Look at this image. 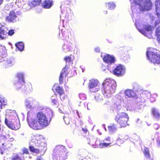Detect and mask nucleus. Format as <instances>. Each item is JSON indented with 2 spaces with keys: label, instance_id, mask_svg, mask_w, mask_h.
<instances>
[{
  "label": "nucleus",
  "instance_id": "obj_8",
  "mask_svg": "<svg viewBox=\"0 0 160 160\" xmlns=\"http://www.w3.org/2000/svg\"><path fill=\"white\" fill-rule=\"evenodd\" d=\"M101 56L103 61L108 64L107 68H106L105 67H103L102 69L103 71H106V72H108L109 69H111L110 65H114L115 58L113 56L107 54H102Z\"/></svg>",
  "mask_w": 160,
  "mask_h": 160
},
{
  "label": "nucleus",
  "instance_id": "obj_28",
  "mask_svg": "<svg viewBox=\"0 0 160 160\" xmlns=\"http://www.w3.org/2000/svg\"><path fill=\"white\" fill-rule=\"evenodd\" d=\"M105 5L108 8V9L111 10H113L116 6L115 3L113 2L106 3Z\"/></svg>",
  "mask_w": 160,
  "mask_h": 160
},
{
  "label": "nucleus",
  "instance_id": "obj_31",
  "mask_svg": "<svg viewBox=\"0 0 160 160\" xmlns=\"http://www.w3.org/2000/svg\"><path fill=\"white\" fill-rule=\"evenodd\" d=\"M108 128L109 132L111 133H113L117 130L116 127L114 124H112L111 126H109Z\"/></svg>",
  "mask_w": 160,
  "mask_h": 160
},
{
  "label": "nucleus",
  "instance_id": "obj_9",
  "mask_svg": "<svg viewBox=\"0 0 160 160\" xmlns=\"http://www.w3.org/2000/svg\"><path fill=\"white\" fill-rule=\"evenodd\" d=\"M129 119V117L127 113L122 112L118 113L115 119L121 127H125L127 125Z\"/></svg>",
  "mask_w": 160,
  "mask_h": 160
},
{
  "label": "nucleus",
  "instance_id": "obj_61",
  "mask_svg": "<svg viewBox=\"0 0 160 160\" xmlns=\"http://www.w3.org/2000/svg\"><path fill=\"white\" fill-rule=\"evenodd\" d=\"M150 18L153 21L154 20V17L151 15H150Z\"/></svg>",
  "mask_w": 160,
  "mask_h": 160
},
{
  "label": "nucleus",
  "instance_id": "obj_59",
  "mask_svg": "<svg viewBox=\"0 0 160 160\" xmlns=\"http://www.w3.org/2000/svg\"><path fill=\"white\" fill-rule=\"evenodd\" d=\"M88 143L90 145H94L95 143V141L94 142H92L91 141H90L89 142H88Z\"/></svg>",
  "mask_w": 160,
  "mask_h": 160
},
{
  "label": "nucleus",
  "instance_id": "obj_46",
  "mask_svg": "<svg viewBox=\"0 0 160 160\" xmlns=\"http://www.w3.org/2000/svg\"><path fill=\"white\" fill-rule=\"evenodd\" d=\"M79 97L80 99L82 100H85L86 98V95L84 93H80L79 95Z\"/></svg>",
  "mask_w": 160,
  "mask_h": 160
},
{
  "label": "nucleus",
  "instance_id": "obj_54",
  "mask_svg": "<svg viewBox=\"0 0 160 160\" xmlns=\"http://www.w3.org/2000/svg\"><path fill=\"white\" fill-rule=\"evenodd\" d=\"M60 98L62 100H63L64 99L65 95L64 94V93L62 94H59Z\"/></svg>",
  "mask_w": 160,
  "mask_h": 160
},
{
  "label": "nucleus",
  "instance_id": "obj_23",
  "mask_svg": "<svg viewBox=\"0 0 160 160\" xmlns=\"http://www.w3.org/2000/svg\"><path fill=\"white\" fill-rule=\"evenodd\" d=\"M156 14L159 18L160 22V0H156Z\"/></svg>",
  "mask_w": 160,
  "mask_h": 160
},
{
  "label": "nucleus",
  "instance_id": "obj_57",
  "mask_svg": "<svg viewBox=\"0 0 160 160\" xmlns=\"http://www.w3.org/2000/svg\"><path fill=\"white\" fill-rule=\"evenodd\" d=\"M80 160H91V159L90 158H89L88 157H87L84 158L83 159H80Z\"/></svg>",
  "mask_w": 160,
  "mask_h": 160
},
{
  "label": "nucleus",
  "instance_id": "obj_3",
  "mask_svg": "<svg viewBox=\"0 0 160 160\" xmlns=\"http://www.w3.org/2000/svg\"><path fill=\"white\" fill-rule=\"evenodd\" d=\"M31 142L36 146L38 147V149L35 148L33 146H30L29 148L30 151L35 155L41 152V155L42 154L43 155L46 151L47 145L42 142V141L43 140L42 136L38 135H32L31 137Z\"/></svg>",
  "mask_w": 160,
  "mask_h": 160
},
{
  "label": "nucleus",
  "instance_id": "obj_1",
  "mask_svg": "<svg viewBox=\"0 0 160 160\" xmlns=\"http://www.w3.org/2000/svg\"><path fill=\"white\" fill-rule=\"evenodd\" d=\"M52 116V111L49 108H47L38 113L37 117L31 118L30 112H28L27 120L29 126L33 129L39 130L48 126Z\"/></svg>",
  "mask_w": 160,
  "mask_h": 160
},
{
  "label": "nucleus",
  "instance_id": "obj_11",
  "mask_svg": "<svg viewBox=\"0 0 160 160\" xmlns=\"http://www.w3.org/2000/svg\"><path fill=\"white\" fill-rule=\"evenodd\" d=\"M38 102L34 98H29L25 99L24 101V105L27 109H31L34 108L35 107L38 106Z\"/></svg>",
  "mask_w": 160,
  "mask_h": 160
},
{
  "label": "nucleus",
  "instance_id": "obj_24",
  "mask_svg": "<svg viewBox=\"0 0 160 160\" xmlns=\"http://www.w3.org/2000/svg\"><path fill=\"white\" fill-rule=\"evenodd\" d=\"M67 69V68L66 66L65 68H63L61 72L60 75L59 77V81L60 84H62L63 83V78L64 76H66L67 75V73L66 71Z\"/></svg>",
  "mask_w": 160,
  "mask_h": 160
},
{
  "label": "nucleus",
  "instance_id": "obj_14",
  "mask_svg": "<svg viewBox=\"0 0 160 160\" xmlns=\"http://www.w3.org/2000/svg\"><path fill=\"white\" fill-rule=\"evenodd\" d=\"M125 66L121 64H119L113 70V73L117 76H122L125 74Z\"/></svg>",
  "mask_w": 160,
  "mask_h": 160
},
{
  "label": "nucleus",
  "instance_id": "obj_10",
  "mask_svg": "<svg viewBox=\"0 0 160 160\" xmlns=\"http://www.w3.org/2000/svg\"><path fill=\"white\" fill-rule=\"evenodd\" d=\"M146 55L148 59L151 62L154 64H160V56L157 52L149 49L147 50Z\"/></svg>",
  "mask_w": 160,
  "mask_h": 160
},
{
  "label": "nucleus",
  "instance_id": "obj_21",
  "mask_svg": "<svg viewBox=\"0 0 160 160\" xmlns=\"http://www.w3.org/2000/svg\"><path fill=\"white\" fill-rule=\"evenodd\" d=\"M62 37L60 36V33H59V35L60 38L63 39L65 40L67 39V38L70 39H72V38L71 36H69L68 35V32L67 30H62Z\"/></svg>",
  "mask_w": 160,
  "mask_h": 160
},
{
  "label": "nucleus",
  "instance_id": "obj_18",
  "mask_svg": "<svg viewBox=\"0 0 160 160\" xmlns=\"http://www.w3.org/2000/svg\"><path fill=\"white\" fill-rule=\"evenodd\" d=\"M43 8L46 9L50 8L53 5L52 0H45L42 4Z\"/></svg>",
  "mask_w": 160,
  "mask_h": 160
},
{
  "label": "nucleus",
  "instance_id": "obj_50",
  "mask_svg": "<svg viewBox=\"0 0 160 160\" xmlns=\"http://www.w3.org/2000/svg\"><path fill=\"white\" fill-rule=\"evenodd\" d=\"M123 142V140L119 138H118V139L117 140V144H121Z\"/></svg>",
  "mask_w": 160,
  "mask_h": 160
},
{
  "label": "nucleus",
  "instance_id": "obj_51",
  "mask_svg": "<svg viewBox=\"0 0 160 160\" xmlns=\"http://www.w3.org/2000/svg\"><path fill=\"white\" fill-rule=\"evenodd\" d=\"M7 138H8L11 142L13 141L14 140L13 137H12L11 135L10 134H8L7 136Z\"/></svg>",
  "mask_w": 160,
  "mask_h": 160
},
{
  "label": "nucleus",
  "instance_id": "obj_4",
  "mask_svg": "<svg viewBox=\"0 0 160 160\" xmlns=\"http://www.w3.org/2000/svg\"><path fill=\"white\" fill-rule=\"evenodd\" d=\"M5 124L10 128L17 130L20 127L19 118L14 110H10L5 115Z\"/></svg>",
  "mask_w": 160,
  "mask_h": 160
},
{
  "label": "nucleus",
  "instance_id": "obj_41",
  "mask_svg": "<svg viewBox=\"0 0 160 160\" xmlns=\"http://www.w3.org/2000/svg\"><path fill=\"white\" fill-rule=\"evenodd\" d=\"M12 160H24V159H22L21 158L16 154H14L12 157Z\"/></svg>",
  "mask_w": 160,
  "mask_h": 160
},
{
  "label": "nucleus",
  "instance_id": "obj_42",
  "mask_svg": "<svg viewBox=\"0 0 160 160\" xmlns=\"http://www.w3.org/2000/svg\"><path fill=\"white\" fill-rule=\"evenodd\" d=\"M24 3L22 0H17L15 2V4L18 8L21 7Z\"/></svg>",
  "mask_w": 160,
  "mask_h": 160
},
{
  "label": "nucleus",
  "instance_id": "obj_55",
  "mask_svg": "<svg viewBox=\"0 0 160 160\" xmlns=\"http://www.w3.org/2000/svg\"><path fill=\"white\" fill-rule=\"evenodd\" d=\"M94 51L96 52H100V49L98 47H96L94 48Z\"/></svg>",
  "mask_w": 160,
  "mask_h": 160
},
{
  "label": "nucleus",
  "instance_id": "obj_63",
  "mask_svg": "<svg viewBox=\"0 0 160 160\" xmlns=\"http://www.w3.org/2000/svg\"><path fill=\"white\" fill-rule=\"evenodd\" d=\"M82 130L85 133H86L87 132V129H84L83 128H82Z\"/></svg>",
  "mask_w": 160,
  "mask_h": 160
},
{
  "label": "nucleus",
  "instance_id": "obj_34",
  "mask_svg": "<svg viewBox=\"0 0 160 160\" xmlns=\"http://www.w3.org/2000/svg\"><path fill=\"white\" fill-rule=\"evenodd\" d=\"M22 153H21V157H22L23 159H24V157H25L24 156L25 154H27L28 153V148H23L22 149Z\"/></svg>",
  "mask_w": 160,
  "mask_h": 160
},
{
  "label": "nucleus",
  "instance_id": "obj_26",
  "mask_svg": "<svg viewBox=\"0 0 160 160\" xmlns=\"http://www.w3.org/2000/svg\"><path fill=\"white\" fill-rule=\"evenodd\" d=\"M125 94L128 98H133L136 96V93L131 89H127L125 91Z\"/></svg>",
  "mask_w": 160,
  "mask_h": 160
},
{
  "label": "nucleus",
  "instance_id": "obj_60",
  "mask_svg": "<svg viewBox=\"0 0 160 160\" xmlns=\"http://www.w3.org/2000/svg\"><path fill=\"white\" fill-rule=\"evenodd\" d=\"M141 121L140 120V119L139 118H137L136 121V123L137 124H139V123H140Z\"/></svg>",
  "mask_w": 160,
  "mask_h": 160
},
{
  "label": "nucleus",
  "instance_id": "obj_48",
  "mask_svg": "<svg viewBox=\"0 0 160 160\" xmlns=\"http://www.w3.org/2000/svg\"><path fill=\"white\" fill-rule=\"evenodd\" d=\"M6 15V13L4 11H2L0 12V18H4Z\"/></svg>",
  "mask_w": 160,
  "mask_h": 160
},
{
  "label": "nucleus",
  "instance_id": "obj_22",
  "mask_svg": "<svg viewBox=\"0 0 160 160\" xmlns=\"http://www.w3.org/2000/svg\"><path fill=\"white\" fill-rule=\"evenodd\" d=\"M14 61L13 58H11L8 59L7 61L5 60L3 61V64H4V67L8 68L9 67H11L14 64Z\"/></svg>",
  "mask_w": 160,
  "mask_h": 160
},
{
  "label": "nucleus",
  "instance_id": "obj_64",
  "mask_svg": "<svg viewBox=\"0 0 160 160\" xmlns=\"http://www.w3.org/2000/svg\"><path fill=\"white\" fill-rule=\"evenodd\" d=\"M76 113L77 115H78V117L79 118H80V116L79 115V113L77 110H76Z\"/></svg>",
  "mask_w": 160,
  "mask_h": 160
},
{
  "label": "nucleus",
  "instance_id": "obj_52",
  "mask_svg": "<svg viewBox=\"0 0 160 160\" xmlns=\"http://www.w3.org/2000/svg\"><path fill=\"white\" fill-rule=\"evenodd\" d=\"M64 59L66 62H70L71 61V58L69 56L65 57Z\"/></svg>",
  "mask_w": 160,
  "mask_h": 160
},
{
  "label": "nucleus",
  "instance_id": "obj_49",
  "mask_svg": "<svg viewBox=\"0 0 160 160\" xmlns=\"http://www.w3.org/2000/svg\"><path fill=\"white\" fill-rule=\"evenodd\" d=\"M63 120L65 123L67 124H68L70 122V120L68 118L66 117H64L63 118Z\"/></svg>",
  "mask_w": 160,
  "mask_h": 160
},
{
  "label": "nucleus",
  "instance_id": "obj_30",
  "mask_svg": "<svg viewBox=\"0 0 160 160\" xmlns=\"http://www.w3.org/2000/svg\"><path fill=\"white\" fill-rule=\"evenodd\" d=\"M16 47L21 51L23 50L24 44L22 42H19L15 44Z\"/></svg>",
  "mask_w": 160,
  "mask_h": 160
},
{
  "label": "nucleus",
  "instance_id": "obj_43",
  "mask_svg": "<svg viewBox=\"0 0 160 160\" xmlns=\"http://www.w3.org/2000/svg\"><path fill=\"white\" fill-rule=\"evenodd\" d=\"M66 16L68 17L69 16H72V11L69 8H66V12L65 13Z\"/></svg>",
  "mask_w": 160,
  "mask_h": 160
},
{
  "label": "nucleus",
  "instance_id": "obj_12",
  "mask_svg": "<svg viewBox=\"0 0 160 160\" xmlns=\"http://www.w3.org/2000/svg\"><path fill=\"white\" fill-rule=\"evenodd\" d=\"M100 83L97 79H92L89 80L88 87L91 92H97L100 90Z\"/></svg>",
  "mask_w": 160,
  "mask_h": 160
},
{
  "label": "nucleus",
  "instance_id": "obj_39",
  "mask_svg": "<svg viewBox=\"0 0 160 160\" xmlns=\"http://www.w3.org/2000/svg\"><path fill=\"white\" fill-rule=\"evenodd\" d=\"M95 99L98 102H100L103 100L102 95L99 94H97L95 97Z\"/></svg>",
  "mask_w": 160,
  "mask_h": 160
},
{
  "label": "nucleus",
  "instance_id": "obj_19",
  "mask_svg": "<svg viewBox=\"0 0 160 160\" xmlns=\"http://www.w3.org/2000/svg\"><path fill=\"white\" fill-rule=\"evenodd\" d=\"M25 84V82H21L20 81H13V84L17 90H21L22 91V89H24V85Z\"/></svg>",
  "mask_w": 160,
  "mask_h": 160
},
{
  "label": "nucleus",
  "instance_id": "obj_37",
  "mask_svg": "<svg viewBox=\"0 0 160 160\" xmlns=\"http://www.w3.org/2000/svg\"><path fill=\"white\" fill-rule=\"evenodd\" d=\"M156 34L157 37V39L160 43V26L157 28L156 31Z\"/></svg>",
  "mask_w": 160,
  "mask_h": 160
},
{
  "label": "nucleus",
  "instance_id": "obj_38",
  "mask_svg": "<svg viewBox=\"0 0 160 160\" xmlns=\"http://www.w3.org/2000/svg\"><path fill=\"white\" fill-rule=\"evenodd\" d=\"M41 0H33V1L32 2L31 4L30 5V6L32 5V7L37 6L39 5L41 2Z\"/></svg>",
  "mask_w": 160,
  "mask_h": 160
},
{
  "label": "nucleus",
  "instance_id": "obj_6",
  "mask_svg": "<svg viewBox=\"0 0 160 160\" xmlns=\"http://www.w3.org/2000/svg\"><path fill=\"white\" fill-rule=\"evenodd\" d=\"M130 102V100L125 96L124 93H119L115 95L114 104L112 105V107L115 109L119 111L122 108V105L125 107Z\"/></svg>",
  "mask_w": 160,
  "mask_h": 160
},
{
  "label": "nucleus",
  "instance_id": "obj_2",
  "mask_svg": "<svg viewBox=\"0 0 160 160\" xmlns=\"http://www.w3.org/2000/svg\"><path fill=\"white\" fill-rule=\"evenodd\" d=\"M133 15L141 13L151 8L152 4L150 0H129Z\"/></svg>",
  "mask_w": 160,
  "mask_h": 160
},
{
  "label": "nucleus",
  "instance_id": "obj_27",
  "mask_svg": "<svg viewBox=\"0 0 160 160\" xmlns=\"http://www.w3.org/2000/svg\"><path fill=\"white\" fill-rule=\"evenodd\" d=\"M52 90L53 91H54V90H55L59 94V95L64 93V90L60 86H56L55 85L53 86L52 88Z\"/></svg>",
  "mask_w": 160,
  "mask_h": 160
},
{
  "label": "nucleus",
  "instance_id": "obj_45",
  "mask_svg": "<svg viewBox=\"0 0 160 160\" xmlns=\"http://www.w3.org/2000/svg\"><path fill=\"white\" fill-rule=\"evenodd\" d=\"M57 98L55 96H52L51 97L52 103L53 105H55L57 102Z\"/></svg>",
  "mask_w": 160,
  "mask_h": 160
},
{
  "label": "nucleus",
  "instance_id": "obj_35",
  "mask_svg": "<svg viewBox=\"0 0 160 160\" xmlns=\"http://www.w3.org/2000/svg\"><path fill=\"white\" fill-rule=\"evenodd\" d=\"M6 100L0 94V109L2 108V106H4L6 105Z\"/></svg>",
  "mask_w": 160,
  "mask_h": 160
},
{
  "label": "nucleus",
  "instance_id": "obj_17",
  "mask_svg": "<svg viewBox=\"0 0 160 160\" xmlns=\"http://www.w3.org/2000/svg\"><path fill=\"white\" fill-rule=\"evenodd\" d=\"M25 73L22 72H17L16 75V77L18 79L14 81H20L21 82H25L24 79Z\"/></svg>",
  "mask_w": 160,
  "mask_h": 160
},
{
  "label": "nucleus",
  "instance_id": "obj_13",
  "mask_svg": "<svg viewBox=\"0 0 160 160\" xmlns=\"http://www.w3.org/2000/svg\"><path fill=\"white\" fill-rule=\"evenodd\" d=\"M7 29L4 25L0 24V38L2 39H4L7 36L8 32L6 31ZM14 33L13 29L9 30L8 32V35L12 36Z\"/></svg>",
  "mask_w": 160,
  "mask_h": 160
},
{
  "label": "nucleus",
  "instance_id": "obj_58",
  "mask_svg": "<svg viewBox=\"0 0 160 160\" xmlns=\"http://www.w3.org/2000/svg\"><path fill=\"white\" fill-rule=\"evenodd\" d=\"M106 141L108 142H111L112 141V140L110 139V137H108L107 138H106L105 139Z\"/></svg>",
  "mask_w": 160,
  "mask_h": 160
},
{
  "label": "nucleus",
  "instance_id": "obj_33",
  "mask_svg": "<svg viewBox=\"0 0 160 160\" xmlns=\"http://www.w3.org/2000/svg\"><path fill=\"white\" fill-rule=\"evenodd\" d=\"M6 51L5 47L0 45V57H2V58H3V56L5 55Z\"/></svg>",
  "mask_w": 160,
  "mask_h": 160
},
{
  "label": "nucleus",
  "instance_id": "obj_56",
  "mask_svg": "<svg viewBox=\"0 0 160 160\" xmlns=\"http://www.w3.org/2000/svg\"><path fill=\"white\" fill-rule=\"evenodd\" d=\"M144 152V153L145 156L146 157H149L150 154H149V151H148V152Z\"/></svg>",
  "mask_w": 160,
  "mask_h": 160
},
{
  "label": "nucleus",
  "instance_id": "obj_36",
  "mask_svg": "<svg viewBox=\"0 0 160 160\" xmlns=\"http://www.w3.org/2000/svg\"><path fill=\"white\" fill-rule=\"evenodd\" d=\"M151 94L149 92L147 91L142 94V97H144L146 99L147 98L149 99L151 98Z\"/></svg>",
  "mask_w": 160,
  "mask_h": 160
},
{
  "label": "nucleus",
  "instance_id": "obj_25",
  "mask_svg": "<svg viewBox=\"0 0 160 160\" xmlns=\"http://www.w3.org/2000/svg\"><path fill=\"white\" fill-rule=\"evenodd\" d=\"M152 112L153 117L157 120L160 118V113L158 109L155 108H153L152 109Z\"/></svg>",
  "mask_w": 160,
  "mask_h": 160
},
{
  "label": "nucleus",
  "instance_id": "obj_29",
  "mask_svg": "<svg viewBox=\"0 0 160 160\" xmlns=\"http://www.w3.org/2000/svg\"><path fill=\"white\" fill-rule=\"evenodd\" d=\"M143 107V105L139 102L136 104L135 110L138 112H141L142 111Z\"/></svg>",
  "mask_w": 160,
  "mask_h": 160
},
{
  "label": "nucleus",
  "instance_id": "obj_7",
  "mask_svg": "<svg viewBox=\"0 0 160 160\" xmlns=\"http://www.w3.org/2000/svg\"><path fill=\"white\" fill-rule=\"evenodd\" d=\"M66 148L62 145H58L53 151L52 158L53 160H65L67 158Z\"/></svg>",
  "mask_w": 160,
  "mask_h": 160
},
{
  "label": "nucleus",
  "instance_id": "obj_47",
  "mask_svg": "<svg viewBox=\"0 0 160 160\" xmlns=\"http://www.w3.org/2000/svg\"><path fill=\"white\" fill-rule=\"evenodd\" d=\"M79 152L82 155H86L87 153V151L85 149H80L79 150Z\"/></svg>",
  "mask_w": 160,
  "mask_h": 160
},
{
  "label": "nucleus",
  "instance_id": "obj_20",
  "mask_svg": "<svg viewBox=\"0 0 160 160\" xmlns=\"http://www.w3.org/2000/svg\"><path fill=\"white\" fill-rule=\"evenodd\" d=\"M69 42H67L62 46V49L64 52H66L71 51L72 49V43L69 41Z\"/></svg>",
  "mask_w": 160,
  "mask_h": 160
},
{
  "label": "nucleus",
  "instance_id": "obj_32",
  "mask_svg": "<svg viewBox=\"0 0 160 160\" xmlns=\"http://www.w3.org/2000/svg\"><path fill=\"white\" fill-rule=\"evenodd\" d=\"M24 89H22V91H26L28 92H30L32 91V88L31 83H29L26 85H24Z\"/></svg>",
  "mask_w": 160,
  "mask_h": 160
},
{
  "label": "nucleus",
  "instance_id": "obj_44",
  "mask_svg": "<svg viewBox=\"0 0 160 160\" xmlns=\"http://www.w3.org/2000/svg\"><path fill=\"white\" fill-rule=\"evenodd\" d=\"M140 97L141 98H140V97L138 98H137V101L139 102H141V103H143L145 101L146 99L145 97H142V95H141Z\"/></svg>",
  "mask_w": 160,
  "mask_h": 160
},
{
  "label": "nucleus",
  "instance_id": "obj_15",
  "mask_svg": "<svg viewBox=\"0 0 160 160\" xmlns=\"http://www.w3.org/2000/svg\"><path fill=\"white\" fill-rule=\"evenodd\" d=\"M135 26L138 29V31L141 33L143 34L144 36L148 37V38H150L147 35V32H150V34L151 33V30H152V27L151 25H144L143 28L145 29V31H144L142 29H140L138 28V25L136 22L135 24Z\"/></svg>",
  "mask_w": 160,
  "mask_h": 160
},
{
  "label": "nucleus",
  "instance_id": "obj_40",
  "mask_svg": "<svg viewBox=\"0 0 160 160\" xmlns=\"http://www.w3.org/2000/svg\"><path fill=\"white\" fill-rule=\"evenodd\" d=\"M110 143H106L105 142H100L99 144L98 147L100 148H106L109 145H110Z\"/></svg>",
  "mask_w": 160,
  "mask_h": 160
},
{
  "label": "nucleus",
  "instance_id": "obj_5",
  "mask_svg": "<svg viewBox=\"0 0 160 160\" xmlns=\"http://www.w3.org/2000/svg\"><path fill=\"white\" fill-rule=\"evenodd\" d=\"M101 91L105 97L110 98L115 92L116 86V82L111 78H107L102 83Z\"/></svg>",
  "mask_w": 160,
  "mask_h": 160
},
{
  "label": "nucleus",
  "instance_id": "obj_53",
  "mask_svg": "<svg viewBox=\"0 0 160 160\" xmlns=\"http://www.w3.org/2000/svg\"><path fill=\"white\" fill-rule=\"evenodd\" d=\"M153 127L156 129H158L160 128V125L158 123H155L153 125Z\"/></svg>",
  "mask_w": 160,
  "mask_h": 160
},
{
  "label": "nucleus",
  "instance_id": "obj_62",
  "mask_svg": "<svg viewBox=\"0 0 160 160\" xmlns=\"http://www.w3.org/2000/svg\"><path fill=\"white\" fill-rule=\"evenodd\" d=\"M157 142L158 146L160 147V140H157Z\"/></svg>",
  "mask_w": 160,
  "mask_h": 160
},
{
  "label": "nucleus",
  "instance_id": "obj_16",
  "mask_svg": "<svg viewBox=\"0 0 160 160\" xmlns=\"http://www.w3.org/2000/svg\"><path fill=\"white\" fill-rule=\"evenodd\" d=\"M6 19L8 22H14L17 20V16L15 12L12 11L10 12L9 15L6 17Z\"/></svg>",
  "mask_w": 160,
  "mask_h": 160
}]
</instances>
